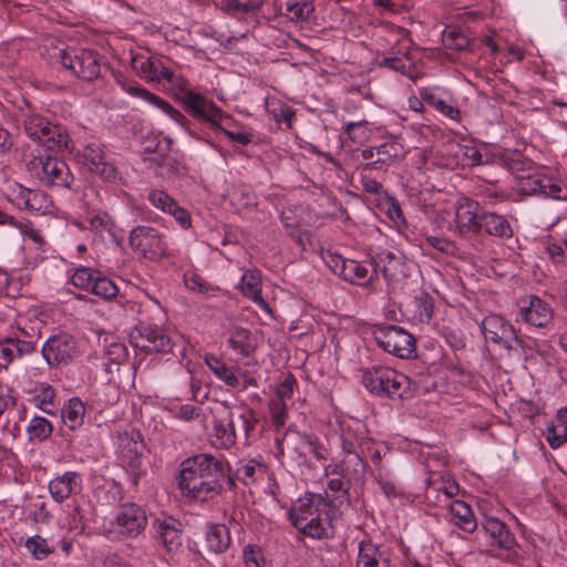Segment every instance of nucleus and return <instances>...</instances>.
<instances>
[{
	"label": "nucleus",
	"mask_w": 567,
	"mask_h": 567,
	"mask_svg": "<svg viewBox=\"0 0 567 567\" xmlns=\"http://www.w3.org/2000/svg\"><path fill=\"white\" fill-rule=\"evenodd\" d=\"M415 302L420 309V315L430 320L433 316L434 300L431 295L422 291L415 297Z\"/></svg>",
	"instance_id": "55"
},
{
	"label": "nucleus",
	"mask_w": 567,
	"mask_h": 567,
	"mask_svg": "<svg viewBox=\"0 0 567 567\" xmlns=\"http://www.w3.org/2000/svg\"><path fill=\"white\" fill-rule=\"evenodd\" d=\"M534 195L561 199L567 197V190L553 176L534 173Z\"/></svg>",
	"instance_id": "25"
},
{
	"label": "nucleus",
	"mask_w": 567,
	"mask_h": 567,
	"mask_svg": "<svg viewBox=\"0 0 567 567\" xmlns=\"http://www.w3.org/2000/svg\"><path fill=\"white\" fill-rule=\"evenodd\" d=\"M508 168L515 178L516 192L524 196L532 195V161L517 153L508 158Z\"/></svg>",
	"instance_id": "19"
},
{
	"label": "nucleus",
	"mask_w": 567,
	"mask_h": 567,
	"mask_svg": "<svg viewBox=\"0 0 567 567\" xmlns=\"http://www.w3.org/2000/svg\"><path fill=\"white\" fill-rule=\"evenodd\" d=\"M534 317H544V320H537L536 318H534V327L546 328L553 321L551 308L536 297H534Z\"/></svg>",
	"instance_id": "47"
},
{
	"label": "nucleus",
	"mask_w": 567,
	"mask_h": 567,
	"mask_svg": "<svg viewBox=\"0 0 567 567\" xmlns=\"http://www.w3.org/2000/svg\"><path fill=\"white\" fill-rule=\"evenodd\" d=\"M373 266L380 268L384 278L389 281H398L401 271V261L393 252H382L378 255L377 259H373Z\"/></svg>",
	"instance_id": "31"
},
{
	"label": "nucleus",
	"mask_w": 567,
	"mask_h": 567,
	"mask_svg": "<svg viewBox=\"0 0 567 567\" xmlns=\"http://www.w3.org/2000/svg\"><path fill=\"white\" fill-rule=\"evenodd\" d=\"M184 282L192 291L206 293L209 290L208 284L200 276L194 272H186L184 275Z\"/></svg>",
	"instance_id": "54"
},
{
	"label": "nucleus",
	"mask_w": 567,
	"mask_h": 567,
	"mask_svg": "<svg viewBox=\"0 0 567 567\" xmlns=\"http://www.w3.org/2000/svg\"><path fill=\"white\" fill-rule=\"evenodd\" d=\"M240 289L245 297L251 299L261 307H267V302L261 296V275L259 270H248L241 277Z\"/></svg>",
	"instance_id": "27"
},
{
	"label": "nucleus",
	"mask_w": 567,
	"mask_h": 567,
	"mask_svg": "<svg viewBox=\"0 0 567 567\" xmlns=\"http://www.w3.org/2000/svg\"><path fill=\"white\" fill-rule=\"evenodd\" d=\"M17 358L13 338L0 341V368H7Z\"/></svg>",
	"instance_id": "52"
},
{
	"label": "nucleus",
	"mask_w": 567,
	"mask_h": 567,
	"mask_svg": "<svg viewBox=\"0 0 567 567\" xmlns=\"http://www.w3.org/2000/svg\"><path fill=\"white\" fill-rule=\"evenodd\" d=\"M205 363L218 379L225 382L226 385L237 388L240 384L237 374L228 368L220 358L214 354H206Z\"/></svg>",
	"instance_id": "33"
},
{
	"label": "nucleus",
	"mask_w": 567,
	"mask_h": 567,
	"mask_svg": "<svg viewBox=\"0 0 567 567\" xmlns=\"http://www.w3.org/2000/svg\"><path fill=\"white\" fill-rule=\"evenodd\" d=\"M14 227H17L21 231V234L29 237L34 243H37V244L43 243V238L40 235V231L34 229L29 221L17 220L14 224Z\"/></svg>",
	"instance_id": "60"
},
{
	"label": "nucleus",
	"mask_w": 567,
	"mask_h": 567,
	"mask_svg": "<svg viewBox=\"0 0 567 567\" xmlns=\"http://www.w3.org/2000/svg\"><path fill=\"white\" fill-rule=\"evenodd\" d=\"M373 338L381 349L400 359H411L416 354L414 337L401 327L394 324L375 327Z\"/></svg>",
	"instance_id": "6"
},
{
	"label": "nucleus",
	"mask_w": 567,
	"mask_h": 567,
	"mask_svg": "<svg viewBox=\"0 0 567 567\" xmlns=\"http://www.w3.org/2000/svg\"><path fill=\"white\" fill-rule=\"evenodd\" d=\"M295 527L308 537L317 539L328 538L330 534L328 509L326 514L318 517L311 516L307 520H302V524Z\"/></svg>",
	"instance_id": "28"
},
{
	"label": "nucleus",
	"mask_w": 567,
	"mask_h": 567,
	"mask_svg": "<svg viewBox=\"0 0 567 567\" xmlns=\"http://www.w3.org/2000/svg\"><path fill=\"white\" fill-rule=\"evenodd\" d=\"M153 62L155 68L152 70L154 73L155 81L161 82L162 80H166L168 82H172L174 74L169 69L163 65L161 59L153 58Z\"/></svg>",
	"instance_id": "61"
},
{
	"label": "nucleus",
	"mask_w": 567,
	"mask_h": 567,
	"mask_svg": "<svg viewBox=\"0 0 567 567\" xmlns=\"http://www.w3.org/2000/svg\"><path fill=\"white\" fill-rule=\"evenodd\" d=\"M481 329L485 339L494 343L504 342L505 347L513 353V357L527 360L525 342L502 317L496 315L487 316L482 321Z\"/></svg>",
	"instance_id": "7"
},
{
	"label": "nucleus",
	"mask_w": 567,
	"mask_h": 567,
	"mask_svg": "<svg viewBox=\"0 0 567 567\" xmlns=\"http://www.w3.org/2000/svg\"><path fill=\"white\" fill-rule=\"evenodd\" d=\"M29 138L44 147L45 151H62L68 148L69 136L61 127L53 125L45 117L29 115L23 123Z\"/></svg>",
	"instance_id": "5"
},
{
	"label": "nucleus",
	"mask_w": 567,
	"mask_h": 567,
	"mask_svg": "<svg viewBox=\"0 0 567 567\" xmlns=\"http://www.w3.org/2000/svg\"><path fill=\"white\" fill-rule=\"evenodd\" d=\"M375 274L377 269L372 262L364 265L349 259L341 278L351 284L367 285Z\"/></svg>",
	"instance_id": "26"
},
{
	"label": "nucleus",
	"mask_w": 567,
	"mask_h": 567,
	"mask_svg": "<svg viewBox=\"0 0 567 567\" xmlns=\"http://www.w3.org/2000/svg\"><path fill=\"white\" fill-rule=\"evenodd\" d=\"M177 485L183 495L207 502L221 495L226 487L235 488L230 476V465L224 456L212 453H198L181 463Z\"/></svg>",
	"instance_id": "1"
},
{
	"label": "nucleus",
	"mask_w": 567,
	"mask_h": 567,
	"mask_svg": "<svg viewBox=\"0 0 567 567\" xmlns=\"http://www.w3.org/2000/svg\"><path fill=\"white\" fill-rule=\"evenodd\" d=\"M147 514L143 506L126 502L117 507L113 526L122 538H136L147 526Z\"/></svg>",
	"instance_id": "11"
},
{
	"label": "nucleus",
	"mask_w": 567,
	"mask_h": 567,
	"mask_svg": "<svg viewBox=\"0 0 567 567\" xmlns=\"http://www.w3.org/2000/svg\"><path fill=\"white\" fill-rule=\"evenodd\" d=\"M128 240L132 250L140 258L157 261L168 256L167 244L156 228L137 226L131 230Z\"/></svg>",
	"instance_id": "8"
},
{
	"label": "nucleus",
	"mask_w": 567,
	"mask_h": 567,
	"mask_svg": "<svg viewBox=\"0 0 567 567\" xmlns=\"http://www.w3.org/2000/svg\"><path fill=\"white\" fill-rule=\"evenodd\" d=\"M85 408L79 398H72L62 409V419L64 424L72 431L79 429L83 424Z\"/></svg>",
	"instance_id": "34"
},
{
	"label": "nucleus",
	"mask_w": 567,
	"mask_h": 567,
	"mask_svg": "<svg viewBox=\"0 0 567 567\" xmlns=\"http://www.w3.org/2000/svg\"><path fill=\"white\" fill-rule=\"evenodd\" d=\"M17 357L22 358L37 351V343L13 338Z\"/></svg>",
	"instance_id": "62"
},
{
	"label": "nucleus",
	"mask_w": 567,
	"mask_h": 567,
	"mask_svg": "<svg viewBox=\"0 0 567 567\" xmlns=\"http://www.w3.org/2000/svg\"><path fill=\"white\" fill-rule=\"evenodd\" d=\"M52 424L43 416H34L28 425V434L30 441L42 442L52 433Z\"/></svg>",
	"instance_id": "40"
},
{
	"label": "nucleus",
	"mask_w": 567,
	"mask_h": 567,
	"mask_svg": "<svg viewBox=\"0 0 567 567\" xmlns=\"http://www.w3.org/2000/svg\"><path fill=\"white\" fill-rule=\"evenodd\" d=\"M291 393L292 392H277L276 398L272 399L269 403L271 422L276 429H281L286 424L288 412L285 399L291 398Z\"/></svg>",
	"instance_id": "37"
},
{
	"label": "nucleus",
	"mask_w": 567,
	"mask_h": 567,
	"mask_svg": "<svg viewBox=\"0 0 567 567\" xmlns=\"http://www.w3.org/2000/svg\"><path fill=\"white\" fill-rule=\"evenodd\" d=\"M82 488V478L78 472L69 471L54 477L49 483V492L52 498L62 503L72 494L78 493Z\"/></svg>",
	"instance_id": "18"
},
{
	"label": "nucleus",
	"mask_w": 567,
	"mask_h": 567,
	"mask_svg": "<svg viewBox=\"0 0 567 567\" xmlns=\"http://www.w3.org/2000/svg\"><path fill=\"white\" fill-rule=\"evenodd\" d=\"M265 473V466L256 460L240 462L235 472L230 470V476L236 484L237 481L245 485L256 482Z\"/></svg>",
	"instance_id": "30"
},
{
	"label": "nucleus",
	"mask_w": 567,
	"mask_h": 567,
	"mask_svg": "<svg viewBox=\"0 0 567 567\" xmlns=\"http://www.w3.org/2000/svg\"><path fill=\"white\" fill-rule=\"evenodd\" d=\"M331 477L328 482V488L336 493L337 495L333 497L332 502H337V506L339 507H350L351 501L349 495L350 481L344 478L343 468L340 465H334V467L330 471Z\"/></svg>",
	"instance_id": "24"
},
{
	"label": "nucleus",
	"mask_w": 567,
	"mask_h": 567,
	"mask_svg": "<svg viewBox=\"0 0 567 567\" xmlns=\"http://www.w3.org/2000/svg\"><path fill=\"white\" fill-rule=\"evenodd\" d=\"M328 502L320 494L308 493L300 498L299 505L293 506L289 512V519L293 526L302 524L311 516H320L326 514Z\"/></svg>",
	"instance_id": "15"
},
{
	"label": "nucleus",
	"mask_w": 567,
	"mask_h": 567,
	"mask_svg": "<svg viewBox=\"0 0 567 567\" xmlns=\"http://www.w3.org/2000/svg\"><path fill=\"white\" fill-rule=\"evenodd\" d=\"M103 567H132V565L120 554L110 553L103 559Z\"/></svg>",
	"instance_id": "64"
},
{
	"label": "nucleus",
	"mask_w": 567,
	"mask_h": 567,
	"mask_svg": "<svg viewBox=\"0 0 567 567\" xmlns=\"http://www.w3.org/2000/svg\"><path fill=\"white\" fill-rule=\"evenodd\" d=\"M41 353L50 367L68 364L75 353V341L66 333L52 336L42 346Z\"/></svg>",
	"instance_id": "13"
},
{
	"label": "nucleus",
	"mask_w": 567,
	"mask_h": 567,
	"mask_svg": "<svg viewBox=\"0 0 567 567\" xmlns=\"http://www.w3.org/2000/svg\"><path fill=\"white\" fill-rule=\"evenodd\" d=\"M480 225L488 235L498 237H509L512 235L509 223L504 217L494 213L481 214Z\"/></svg>",
	"instance_id": "32"
},
{
	"label": "nucleus",
	"mask_w": 567,
	"mask_h": 567,
	"mask_svg": "<svg viewBox=\"0 0 567 567\" xmlns=\"http://www.w3.org/2000/svg\"><path fill=\"white\" fill-rule=\"evenodd\" d=\"M287 17L295 22L306 21L310 14L313 12L315 8L311 2L302 1V2H293L287 3Z\"/></svg>",
	"instance_id": "44"
},
{
	"label": "nucleus",
	"mask_w": 567,
	"mask_h": 567,
	"mask_svg": "<svg viewBox=\"0 0 567 567\" xmlns=\"http://www.w3.org/2000/svg\"><path fill=\"white\" fill-rule=\"evenodd\" d=\"M446 386L449 388H472L473 386V375L470 371L465 370L463 367L458 365H449L444 372Z\"/></svg>",
	"instance_id": "36"
},
{
	"label": "nucleus",
	"mask_w": 567,
	"mask_h": 567,
	"mask_svg": "<svg viewBox=\"0 0 567 567\" xmlns=\"http://www.w3.org/2000/svg\"><path fill=\"white\" fill-rule=\"evenodd\" d=\"M234 413H230L228 422L216 421L213 432L209 434V442L216 449L227 450L236 443Z\"/></svg>",
	"instance_id": "23"
},
{
	"label": "nucleus",
	"mask_w": 567,
	"mask_h": 567,
	"mask_svg": "<svg viewBox=\"0 0 567 567\" xmlns=\"http://www.w3.org/2000/svg\"><path fill=\"white\" fill-rule=\"evenodd\" d=\"M300 443L303 449L312 453L317 460H326V449L319 442L318 437L311 435H302Z\"/></svg>",
	"instance_id": "51"
},
{
	"label": "nucleus",
	"mask_w": 567,
	"mask_h": 567,
	"mask_svg": "<svg viewBox=\"0 0 567 567\" xmlns=\"http://www.w3.org/2000/svg\"><path fill=\"white\" fill-rule=\"evenodd\" d=\"M83 158L90 166L91 171H94L96 166L103 164L104 152L97 144H90L83 150Z\"/></svg>",
	"instance_id": "49"
},
{
	"label": "nucleus",
	"mask_w": 567,
	"mask_h": 567,
	"mask_svg": "<svg viewBox=\"0 0 567 567\" xmlns=\"http://www.w3.org/2000/svg\"><path fill=\"white\" fill-rule=\"evenodd\" d=\"M148 199L155 207L161 208L163 212L167 213H169L177 204L176 200L172 198L167 193L157 189L150 193Z\"/></svg>",
	"instance_id": "50"
},
{
	"label": "nucleus",
	"mask_w": 567,
	"mask_h": 567,
	"mask_svg": "<svg viewBox=\"0 0 567 567\" xmlns=\"http://www.w3.org/2000/svg\"><path fill=\"white\" fill-rule=\"evenodd\" d=\"M270 113L277 123H285L288 128L292 127V117L295 116V111L291 106L286 104H278L270 110Z\"/></svg>",
	"instance_id": "53"
},
{
	"label": "nucleus",
	"mask_w": 567,
	"mask_h": 567,
	"mask_svg": "<svg viewBox=\"0 0 567 567\" xmlns=\"http://www.w3.org/2000/svg\"><path fill=\"white\" fill-rule=\"evenodd\" d=\"M130 343L144 353H167L172 350V340L163 328L140 321L130 333Z\"/></svg>",
	"instance_id": "9"
},
{
	"label": "nucleus",
	"mask_w": 567,
	"mask_h": 567,
	"mask_svg": "<svg viewBox=\"0 0 567 567\" xmlns=\"http://www.w3.org/2000/svg\"><path fill=\"white\" fill-rule=\"evenodd\" d=\"M243 559L246 567H271L260 546L247 544L243 548Z\"/></svg>",
	"instance_id": "39"
},
{
	"label": "nucleus",
	"mask_w": 567,
	"mask_h": 567,
	"mask_svg": "<svg viewBox=\"0 0 567 567\" xmlns=\"http://www.w3.org/2000/svg\"><path fill=\"white\" fill-rule=\"evenodd\" d=\"M362 384L368 390H391L404 388L410 390L412 382L409 377L388 367H373L362 372Z\"/></svg>",
	"instance_id": "12"
},
{
	"label": "nucleus",
	"mask_w": 567,
	"mask_h": 567,
	"mask_svg": "<svg viewBox=\"0 0 567 567\" xmlns=\"http://www.w3.org/2000/svg\"><path fill=\"white\" fill-rule=\"evenodd\" d=\"M482 527L492 539V544L499 548L509 549L515 544V538L505 523L492 516H485Z\"/></svg>",
	"instance_id": "20"
},
{
	"label": "nucleus",
	"mask_w": 567,
	"mask_h": 567,
	"mask_svg": "<svg viewBox=\"0 0 567 567\" xmlns=\"http://www.w3.org/2000/svg\"><path fill=\"white\" fill-rule=\"evenodd\" d=\"M478 203L466 199L456 207L455 224L458 234L465 238L474 237L482 230Z\"/></svg>",
	"instance_id": "14"
},
{
	"label": "nucleus",
	"mask_w": 567,
	"mask_h": 567,
	"mask_svg": "<svg viewBox=\"0 0 567 567\" xmlns=\"http://www.w3.org/2000/svg\"><path fill=\"white\" fill-rule=\"evenodd\" d=\"M546 440L551 449H558L567 441V425L563 422L559 412L546 427Z\"/></svg>",
	"instance_id": "38"
},
{
	"label": "nucleus",
	"mask_w": 567,
	"mask_h": 567,
	"mask_svg": "<svg viewBox=\"0 0 567 567\" xmlns=\"http://www.w3.org/2000/svg\"><path fill=\"white\" fill-rule=\"evenodd\" d=\"M425 239L429 245H431L433 248H435L436 250H439L441 252L453 254L455 250V245L451 240H449L444 237L426 236Z\"/></svg>",
	"instance_id": "58"
},
{
	"label": "nucleus",
	"mask_w": 567,
	"mask_h": 567,
	"mask_svg": "<svg viewBox=\"0 0 567 567\" xmlns=\"http://www.w3.org/2000/svg\"><path fill=\"white\" fill-rule=\"evenodd\" d=\"M39 153L29 161L27 167L32 176L49 187L71 188L74 176L68 164L55 156L47 153Z\"/></svg>",
	"instance_id": "3"
},
{
	"label": "nucleus",
	"mask_w": 567,
	"mask_h": 567,
	"mask_svg": "<svg viewBox=\"0 0 567 567\" xmlns=\"http://www.w3.org/2000/svg\"><path fill=\"white\" fill-rule=\"evenodd\" d=\"M408 60L403 56H389L384 58L381 62H379L380 66L389 68L393 71L405 74L408 72L409 65Z\"/></svg>",
	"instance_id": "57"
},
{
	"label": "nucleus",
	"mask_w": 567,
	"mask_h": 567,
	"mask_svg": "<svg viewBox=\"0 0 567 567\" xmlns=\"http://www.w3.org/2000/svg\"><path fill=\"white\" fill-rule=\"evenodd\" d=\"M450 49L463 51L470 48L471 40L458 29H452L445 34Z\"/></svg>",
	"instance_id": "48"
},
{
	"label": "nucleus",
	"mask_w": 567,
	"mask_h": 567,
	"mask_svg": "<svg viewBox=\"0 0 567 567\" xmlns=\"http://www.w3.org/2000/svg\"><path fill=\"white\" fill-rule=\"evenodd\" d=\"M402 145L396 142H385L375 147L377 158L369 162L365 166L369 168L375 167L377 164L390 165L395 158L401 155Z\"/></svg>",
	"instance_id": "35"
},
{
	"label": "nucleus",
	"mask_w": 567,
	"mask_h": 567,
	"mask_svg": "<svg viewBox=\"0 0 567 567\" xmlns=\"http://www.w3.org/2000/svg\"><path fill=\"white\" fill-rule=\"evenodd\" d=\"M117 446L121 458L128 468L131 483L137 485L140 478L146 473L143 467V455L146 445L141 431L127 425L117 434Z\"/></svg>",
	"instance_id": "4"
},
{
	"label": "nucleus",
	"mask_w": 567,
	"mask_h": 567,
	"mask_svg": "<svg viewBox=\"0 0 567 567\" xmlns=\"http://www.w3.org/2000/svg\"><path fill=\"white\" fill-rule=\"evenodd\" d=\"M123 89L131 95L142 97L150 103L156 105L161 110H163L166 114H168L173 120H175L181 125L185 126L188 123V120L176 109H174L168 102L161 99L159 96L153 94L152 92L145 90L140 85H123Z\"/></svg>",
	"instance_id": "21"
},
{
	"label": "nucleus",
	"mask_w": 567,
	"mask_h": 567,
	"mask_svg": "<svg viewBox=\"0 0 567 567\" xmlns=\"http://www.w3.org/2000/svg\"><path fill=\"white\" fill-rule=\"evenodd\" d=\"M423 99L450 118H455L460 113L457 109L447 104L442 99L435 97L433 94L425 95Z\"/></svg>",
	"instance_id": "56"
},
{
	"label": "nucleus",
	"mask_w": 567,
	"mask_h": 567,
	"mask_svg": "<svg viewBox=\"0 0 567 567\" xmlns=\"http://www.w3.org/2000/svg\"><path fill=\"white\" fill-rule=\"evenodd\" d=\"M132 68L143 79L148 82H156L153 70V56L137 55L132 59Z\"/></svg>",
	"instance_id": "45"
},
{
	"label": "nucleus",
	"mask_w": 567,
	"mask_h": 567,
	"mask_svg": "<svg viewBox=\"0 0 567 567\" xmlns=\"http://www.w3.org/2000/svg\"><path fill=\"white\" fill-rule=\"evenodd\" d=\"M390 551L370 539L361 540L357 567H390Z\"/></svg>",
	"instance_id": "17"
},
{
	"label": "nucleus",
	"mask_w": 567,
	"mask_h": 567,
	"mask_svg": "<svg viewBox=\"0 0 567 567\" xmlns=\"http://www.w3.org/2000/svg\"><path fill=\"white\" fill-rule=\"evenodd\" d=\"M91 291L105 300H112L117 296L118 288L111 279L97 274Z\"/></svg>",
	"instance_id": "42"
},
{
	"label": "nucleus",
	"mask_w": 567,
	"mask_h": 567,
	"mask_svg": "<svg viewBox=\"0 0 567 567\" xmlns=\"http://www.w3.org/2000/svg\"><path fill=\"white\" fill-rule=\"evenodd\" d=\"M348 260L349 259L343 258L341 255L330 254L326 259V264L336 275L342 277Z\"/></svg>",
	"instance_id": "59"
},
{
	"label": "nucleus",
	"mask_w": 567,
	"mask_h": 567,
	"mask_svg": "<svg viewBox=\"0 0 567 567\" xmlns=\"http://www.w3.org/2000/svg\"><path fill=\"white\" fill-rule=\"evenodd\" d=\"M183 103L185 105V111L194 118L207 122L212 128L220 130L234 142L241 145L250 143L251 136L249 134L240 132L235 133L220 126L219 122L223 118H228V115H226L220 107H218L214 102L207 100L205 96L192 91H186L183 96Z\"/></svg>",
	"instance_id": "2"
},
{
	"label": "nucleus",
	"mask_w": 567,
	"mask_h": 567,
	"mask_svg": "<svg viewBox=\"0 0 567 567\" xmlns=\"http://www.w3.org/2000/svg\"><path fill=\"white\" fill-rule=\"evenodd\" d=\"M155 538L167 553H175L182 547V523L173 517L154 522Z\"/></svg>",
	"instance_id": "16"
},
{
	"label": "nucleus",
	"mask_w": 567,
	"mask_h": 567,
	"mask_svg": "<svg viewBox=\"0 0 567 567\" xmlns=\"http://www.w3.org/2000/svg\"><path fill=\"white\" fill-rule=\"evenodd\" d=\"M59 59L64 69L83 81L91 82L101 74L100 56L89 49H61Z\"/></svg>",
	"instance_id": "10"
},
{
	"label": "nucleus",
	"mask_w": 567,
	"mask_h": 567,
	"mask_svg": "<svg viewBox=\"0 0 567 567\" xmlns=\"http://www.w3.org/2000/svg\"><path fill=\"white\" fill-rule=\"evenodd\" d=\"M450 512L454 524L467 533H473L477 528L472 508L463 501H454L450 506Z\"/></svg>",
	"instance_id": "29"
},
{
	"label": "nucleus",
	"mask_w": 567,
	"mask_h": 567,
	"mask_svg": "<svg viewBox=\"0 0 567 567\" xmlns=\"http://www.w3.org/2000/svg\"><path fill=\"white\" fill-rule=\"evenodd\" d=\"M250 332L245 328H236L228 342L234 350L239 351L244 355H248L252 347L249 343Z\"/></svg>",
	"instance_id": "43"
},
{
	"label": "nucleus",
	"mask_w": 567,
	"mask_h": 567,
	"mask_svg": "<svg viewBox=\"0 0 567 567\" xmlns=\"http://www.w3.org/2000/svg\"><path fill=\"white\" fill-rule=\"evenodd\" d=\"M205 544L209 553L216 555L225 553L231 544L228 527L225 524H212L208 526L205 535Z\"/></svg>",
	"instance_id": "22"
},
{
	"label": "nucleus",
	"mask_w": 567,
	"mask_h": 567,
	"mask_svg": "<svg viewBox=\"0 0 567 567\" xmlns=\"http://www.w3.org/2000/svg\"><path fill=\"white\" fill-rule=\"evenodd\" d=\"M25 548L34 559H45L54 551V547L50 546L48 540L40 535L29 537L24 543Z\"/></svg>",
	"instance_id": "41"
},
{
	"label": "nucleus",
	"mask_w": 567,
	"mask_h": 567,
	"mask_svg": "<svg viewBox=\"0 0 567 567\" xmlns=\"http://www.w3.org/2000/svg\"><path fill=\"white\" fill-rule=\"evenodd\" d=\"M93 172L100 174L102 178L109 182L116 181L118 176L116 167L113 164L106 163L105 161L103 164L96 166Z\"/></svg>",
	"instance_id": "63"
},
{
	"label": "nucleus",
	"mask_w": 567,
	"mask_h": 567,
	"mask_svg": "<svg viewBox=\"0 0 567 567\" xmlns=\"http://www.w3.org/2000/svg\"><path fill=\"white\" fill-rule=\"evenodd\" d=\"M95 278L96 275L92 269L82 267L75 270L71 277V281L78 288L92 290Z\"/></svg>",
	"instance_id": "46"
}]
</instances>
